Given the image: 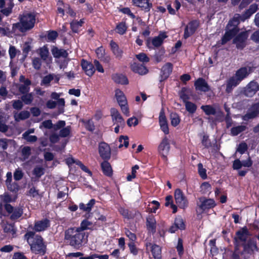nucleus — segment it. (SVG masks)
I'll return each mask as SVG.
<instances>
[{"instance_id": "6", "label": "nucleus", "mask_w": 259, "mask_h": 259, "mask_svg": "<svg viewBox=\"0 0 259 259\" xmlns=\"http://www.w3.org/2000/svg\"><path fill=\"white\" fill-rule=\"evenodd\" d=\"M201 109L207 115H215V118L213 120L212 118H209V121L212 120V122L215 121H222L223 119V114L221 111H217L216 109L211 105H202Z\"/></svg>"}, {"instance_id": "38", "label": "nucleus", "mask_w": 259, "mask_h": 259, "mask_svg": "<svg viewBox=\"0 0 259 259\" xmlns=\"http://www.w3.org/2000/svg\"><path fill=\"white\" fill-rule=\"evenodd\" d=\"M55 78L56 79V81H58L59 78H58L55 75L49 74L43 78L41 84L48 85L50 82L52 81Z\"/></svg>"}, {"instance_id": "59", "label": "nucleus", "mask_w": 259, "mask_h": 259, "mask_svg": "<svg viewBox=\"0 0 259 259\" xmlns=\"http://www.w3.org/2000/svg\"><path fill=\"white\" fill-rule=\"evenodd\" d=\"M23 138L26 140L28 142H35L37 138L35 136H31L30 135H27L26 134H23L22 135Z\"/></svg>"}, {"instance_id": "3", "label": "nucleus", "mask_w": 259, "mask_h": 259, "mask_svg": "<svg viewBox=\"0 0 259 259\" xmlns=\"http://www.w3.org/2000/svg\"><path fill=\"white\" fill-rule=\"evenodd\" d=\"M65 239L69 244L79 248L86 242L85 234L80 228H70L65 232Z\"/></svg>"}, {"instance_id": "26", "label": "nucleus", "mask_w": 259, "mask_h": 259, "mask_svg": "<svg viewBox=\"0 0 259 259\" xmlns=\"http://www.w3.org/2000/svg\"><path fill=\"white\" fill-rule=\"evenodd\" d=\"M167 37L165 33H161L158 36L152 39L151 44L154 47H159L163 41V40Z\"/></svg>"}, {"instance_id": "4", "label": "nucleus", "mask_w": 259, "mask_h": 259, "mask_svg": "<svg viewBox=\"0 0 259 259\" xmlns=\"http://www.w3.org/2000/svg\"><path fill=\"white\" fill-rule=\"evenodd\" d=\"M28 243L31 247V250L35 253L44 254L45 252V246L42 238L38 235H35L32 231H28L25 235Z\"/></svg>"}, {"instance_id": "9", "label": "nucleus", "mask_w": 259, "mask_h": 259, "mask_svg": "<svg viewBox=\"0 0 259 259\" xmlns=\"http://www.w3.org/2000/svg\"><path fill=\"white\" fill-rule=\"evenodd\" d=\"M175 198L176 203L182 208H185L188 205V201L180 189H177L175 192Z\"/></svg>"}, {"instance_id": "32", "label": "nucleus", "mask_w": 259, "mask_h": 259, "mask_svg": "<svg viewBox=\"0 0 259 259\" xmlns=\"http://www.w3.org/2000/svg\"><path fill=\"white\" fill-rule=\"evenodd\" d=\"M39 55L42 59L50 62L51 61V57H49V52L48 49L44 46L39 49Z\"/></svg>"}, {"instance_id": "43", "label": "nucleus", "mask_w": 259, "mask_h": 259, "mask_svg": "<svg viewBox=\"0 0 259 259\" xmlns=\"http://www.w3.org/2000/svg\"><path fill=\"white\" fill-rule=\"evenodd\" d=\"M83 23V20H80L79 21H77L76 20L73 21L70 23L71 28L72 31L74 32H77L78 28L82 26Z\"/></svg>"}, {"instance_id": "11", "label": "nucleus", "mask_w": 259, "mask_h": 259, "mask_svg": "<svg viewBox=\"0 0 259 259\" xmlns=\"http://www.w3.org/2000/svg\"><path fill=\"white\" fill-rule=\"evenodd\" d=\"M111 116L114 124L119 126H124L125 122L119 111L115 108H111L110 110Z\"/></svg>"}, {"instance_id": "54", "label": "nucleus", "mask_w": 259, "mask_h": 259, "mask_svg": "<svg viewBox=\"0 0 259 259\" xmlns=\"http://www.w3.org/2000/svg\"><path fill=\"white\" fill-rule=\"evenodd\" d=\"M175 225L177 226V228L180 229H184V224L183 219L181 218H177L175 220Z\"/></svg>"}, {"instance_id": "18", "label": "nucleus", "mask_w": 259, "mask_h": 259, "mask_svg": "<svg viewBox=\"0 0 259 259\" xmlns=\"http://www.w3.org/2000/svg\"><path fill=\"white\" fill-rule=\"evenodd\" d=\"M81 65L82 69L88 76H92L94 74L95 69L93 64L87 61L82 60Z\"/></svg>"}, {"instance_id": "27", "label": "nucleus", "mask_w": 259, "mask_h": 259, "mask_svg": "<svg viewBox=\"0 0 259 259\" xmlns=\"http://www.w3.org/2000/svg\"><path fill=\"white\" fill-rule=\"evenodd\" d=\"M248 233L246 229H242L236 233V241L245 242L248 237Z\"/></svg>"}, {"instance_id": "57", "label": "nucleus", "mask_w": 259, "mask_h": 259, "mask_svg": "<svg viewBox=\"0 0 259 259\" xmlns=\"http://www.w3.org/2000/svg\"><path fill=\"white\" fill-rule=\"evenodd\" d=\"M211 189L210 185L207 182L203 183L201 186V191L203 193H206Z\"/></svg>"}, {"instance_id": "42", "label": "nucleus", "mask_w": 259, "mask_h": 259, "mask_svg": "<svg viewBox=\"0 0 259 259\" xmlns=\"http://www.w3.org/2000/svg\"><path fill=\"white\" fill-rule=\"evenodd\" d=\"M94 227L93 223L87 220H83L80 225V230L83 231L87 229H92Z\"/></svg>"}, {"instance_id": "46", "label": "nucleus", "mask_w": 259, "mask_h": 259, "mask_svg": "<svg viewBox=\"0 0 259 259\" xmlns=\"http://www.w3.org/2000/svg\"><path fill=\"white\" fill-rule=\"evenodd\" d=\"M185 107L188 112L190 113H193L195 112L197 107L195 104L191 102H186Z\"/></svg>"}, {"instance_id": "12", "label": "nucleus", "mask_w": 259, "mask_h": 259, "mask_svg": "<svg viewBox=\"0 0 259 259\" xmlns=\"http://www.w3.org/2000/svg\"><path fill=\"white\" fill-rule=\"evenodd\" d=\"M99 152L100 156L104 159L108 160L111 156V149L109 146L105 143H102L99 145Z\"/></svg>"}, {"instance_id": "19", "label": "nucleus", "mask_w": 259, "mask_h": 259, "mask_svg": "<svg viewBox=\"0 0 259 259\" xmlns=\"http://www.w3.org/2000/svg\"><path fill=\"white\" fill-rule=\"evenodd\" d=\"M196 90L206 92L210 90L206 81L202 78H198L194 83Z\"/></svg>"}, {"instance_id": "35", "label": "nucleus", "mask_w": 259, "mask_h": 259, "mask_svg": "<svg viewBox=\"0 0 259 259\" xmlns=\"http://www.w3.org/2000/svg\"><path fill=\"white\" fill-rule=\"evenodd\" d=\"M127 26L125 22H121L116 25L115 28V31L120 34H124L127 30Z\"/></svg>"}, {"instance_id": "33", "label": "nucleus", "mask_w": 259, "mask_h": 259, "mask_svg": "<svg viewBox=\"0 0 259 259\" xmlns=\"http://www.w3.org/2000/svg\"><path fill=\"white\" fill-rule=\"evenodd\" d=\"M101 167L103 173L107 176H110L112 174V170L110 163L107 161H104L101 163Z\"/></svg>"}, {"instance_id": "14", "label": "nucleus", "mask_w": 259, "mask_h": 259, "mask_svg": "<svg viewBox=\"0 0 259 259\" xmlns=\"http://www.w3.org/2000/svg\"><path fill=\"white\" fill-rule=\"evenodd\" d=\"M258 114L259 103H256L249 108L248 112L243 116V119L244 120H247L255 117Z\"/></svg>"}, {"instance_id": "60", "label": "nucleus", "mask_w": 259, "mask_h": 259, "mask_svg": "<svg viewBox=\"0 0 259 259\" xmlns=\"http://www.w3.org/2000/svg\"><path fill=\"white\" fill-rule=\"evenodd\" d=\"M65 125V122L63 120H60L57 123L53 124V130L57 131Z\"/></svg>"}, {"instance_id": "45", "label": "nucleus", "mask_w": 259, "mask_h": 259, "mask_svg": "<svg viewBox=\"0 0 259 259\" xmlns=\"http://www.w3.org/2000/svg\"><path fill=\"white\" fill-rule=\"evenodd\" d=\"M23 211L21 208H15L12 212L11 219L12 220H16L19 218L22 214Z\"/></svg>"}, {"instance_id": "49", "label": "nucleus", "mask_w": 259, "mask_h": 259, "mask_svg": "<svg viewBox=\"0 0 259 259\" xmlns=\"http://www.w3.org/2000/svg\"><path fill=\"white\" fill-rule=\"evenodd\" d=\"M53 124L51 120H47L43 121L39 126L40 129L43 127L48 129H53Z\"/></svg>"}, {"instance_id": "30", "label": "nucleus", "mask_w": 259, "mask_h": 259, "mask_svg": "<svg viewBox=\"0 0 259 259\" xmlns=\"http://www.w3.org/2000/svg\"><path fill=\"white\" fill-rule=\"evenodd\" d=\"M115 97L118 104L126 103L127 101L124 93L119 89L115 90Z\"/></svg>"}, {"instance_id": "17", "label": "nucleus", "mask_w": 259, "mask_h": 259, "mask_svg": "<svg viewBox=\"0 0 259 259\" xmlns=\"http://www.w3.org/2000/svg\"><path fill=\"white\" fill-rule=\"evenodd\" d=\"M133 5L148 12L152 7V3L149 0H132Z\"/></svg>"}, {"instance_id": "44", "label": "nucleus", "mask_w": 259, "mask_h": 259, "mask_svg": "<svg viewBox=\"0 0 259 259\" xmlns=\"http://www.w3.org/2000/svg\"><path fill=\"white\" fill-rule=\"evenodd\" d=\"M171 124L172 126H176L178 125L180 122V119L179 116L176 113H171L170 115Z\"/></svg>"}, {"instance_id": "47", "label": "nucleus", "mask_w": 259, "mask_h": 259, "mask_svg": "<svg viewBox=\"0 0 259 259\" xmlns=\"http://www.w3.org/2000/svg\"><path fill=\"white\" fill-rule=\"evenodd\" d=\"M20 54V51L12 46H11L9 49V54L11 60L13 59L17 55Z\"/></svg>"}, {"instance_id": "63", "label": "nucleus", "mask_w": 259, "mask_h": 259, "mask_svg": "<svg viewBox=\"0 0 259 259\" xmlns=\"http://www.w3.org/2000/svg\"><path fill=\"white\" fill-rule=\"evenodd\" d=\"M138 123V119L134 116L130 118L127 121V124L129 126H136Z\"/></svg>"}, {"instance_id": "16", "label": "nucleus", "mask_w": 259, "mask_h": 259, "mask_svg": "<svg viewBox=\"0 0 259 259\" xmlns=\"http://www.w3.org/2000/svg\"><path fill=\"white\" fill-rule=\"evenodd\" d=\"M258 91V84L255 81L250 82L244 89V94L247 97H252Z\"/></svg>"}, {"instance_id": "13", "label": "nucleus", "mask_w": 259, "mask_h": 259, "mask_svg": "<svg viewBox=\"0 0 259 259\" xmlns=\"http://www.w3.org/2000/svg\"><path fill=\"white\" fill-rule=\"evenodd\" d=\"M199 26V22L196 20H194L186 26L185 29L184 36L185 38H187L192 35Z\"/></svg>"}, {"instance_id": "36", "label": "nucleus", "mask_w": 259, "mask_h": 259, "mask_svg": "<svg viewBox=\"0 0 259 259\" xmlns=\"http://www.w3.org/2000/svg\"><path fill=\"white\" fill-rule=\"evenodd\" d=\"M95 203V200L94 199H91L89 203L85 205L83 203H81L79 204V208L85 211L89 212L91 210L92 207Z\"/></svg>"}, {"instance_id": "53", "label": "nucleus", "mask_w": 259, "mask_h": 259, "mask_svg": "<svg viewBox=\"0 0 259 259\" xmlns=\"http://www.w3.org/2000/svg\"><path fill=\"white\" fill-rule=\"evenodd\" d=\"M58 36V33L56 31H49L47 35V39L48 41H53Z\"/></svg>"}, {"instance_id": "20", "label": "nucleus", "mask_w": 259, "mask_h": 259, "mask_svg": "<svg viewBox=\"0 0 259 259\" xmlns=\"http://www.w3.org/2000/svg\"><path fill=\"white\" fill-rule=\"evenodd\" d=\"M252 164V161L250 157H248L246 160L241 161L239 159H236L234 161L233 168L236 169H240L241 167H249Z\"/></svg>"}, {"instance_id": "51", "label": "nucleus", "mask_w": 259, "mask_h": 259, "mask_svg": "<svg viewBox=\"0 0 259 259\" xmlns=\"http://www.w3.org/2000/svg\"><path fill=\"white\" fill-rule=\"evenodd\" d=\"M22 100L26 104H30L33 100V97L31 94H26L22 97Z\"/></svg>"}, {"instance_id": "22", "label": "nucleus", "mask_w": 259, "mask_h": 259, "mask_svg": "<svg viewBox=\"0 0 259 259\" xmlns=\"http://www.w3.org/2000/svg\"><path fill=\"white\" fill-rule=\"evenodd\" d=\"M110 46L116 58L121 59L122 56L123 51L119 47L118 45L113 40H111L110 42Z\"/></svg>"}, {"instance_id": "7", "label": "nucleus", "mask_w": 259, "mask_h": 259, "mask_svg": "<svg viewBox=\"0 0 259 259\" xmlns=\"http://www.w3.org/2000/svg\"><path fill=\"white\" fill-rule=\"evenodd\" d=\"M170 148L169 140L167 137H164L158 147V153L163 159L166 160Z\"/></svg>"}, {"instance_id": "21", "label": "nucleus", "mask_w": 259, "mask_h": 259, "mask_svg": "<svg viewBox=\"0 0 259 259\" xmlns=\"http://www.w3.org/2000/svg\"><path fill=\"white\" fill-rule=\"evenodd\" d=\"M146 248L148 250H150L154 259H156V258H161V248L160 247L157 245L152 244L151 243H148L146 244Z\"/></svg>"}, {"instance_id": "52", "label": "nucleus", "mask_w": 259, "mask_h": 259, "mask_svg": "<svg viewBox=\"0 0 259 259\" xmlns=\"http://www.w3.org/2000/svg\"><path fill=\"white\" fill-rule=\"evenodd\" d=\"M44 169L41 167L37 166L33 171V174L37 178L40 177L44 174Z\"/></svg>"}, {"instance_id": "1", "label": "nucleus", "mask_w": 259, "mask_h": 259, "mask_svg": "<svg viewBox=\"0 0 259 259\" xmlns=\"http://www.w3.org/2000/svg\"><path fill=\"white\" fill-rule=\"evenodd\" d=\"M258 9V6L256 4L251 5L249 9L241 16L236 14L231 20L226 27V32L222 39V44L224 45L230 40L239 31L237 27L240 21H244L248 18L251 15L254 13Z\"/></svg>"}, {"instance_id": "2", "label": "nucleus", "mask_w": 259, "mask_h": 259, "mask_svg": "<svg viewBox=\"0 0 259 259\" xmlns=\"http://www.w3.org/2000/svg\"><path fill=\"white\" fill-rule=\"evenodd\" d=\"M19 22L13 24L12 31L17 30L24 32L33 28L35 23V16L31 13L25 12L19 16Z\"/></svg>"}, {"instance_id": "58", "label": "nucleus", "mask_w": 259, "mask_h": 259, "mask_svg": "<svg viewBox=\"0 0 259 259\" xmlns=\"http://www.w3.org/2000/svg\"><path fill=\"white\" fill-rule=\"evenodd\" d=\"M70 130V126L65 127L60 130L59 135L62 137H66L69 135Z\"/></svg>"}, {"instance_id": "31", "label": "nucleus", "mask_w": 259, "mask_h": 259, "mask_svg": "<svg viewBox=\"0 0 259 259\" xmlns=\"http://www.w3.org/2000/svg\"><path fill=\"white\" fill-rule=\"evenodd\" d=\"M112 79L117 83H120L122 84H126L128 83V80L127 78L122 74H114L112 76Z\"/></svg>"}, {"instance_id": "55", "label": "nucleus", "mask_w": 259, "mask_h": 259, "mask_svg": "<svg viewBox=\"0 0 259 259\" xmlns=\"http://www.w3.org/2000/svg\"><path fill=\"white\" fill-rule=\"evenodd\" d=\"M119 105L120 107L122 113L126 116H130V111L127 103L121 104Z\"/></svg>"}, {"instance_id": "56", "label": "nucleus", "mask_w": 259, "mask_h": 259, "mask_svg": "<svg viewBox=\"0 0 259 259\" xmlns=\"http://www.w3.org/2000/svg\"><path fill=\"white\" fill-rule=\"evenodd\" d=\"M180 96L181 99H182L185 103L187 102L188 100L189 99L188 92L185 89H183L182 90L180 94Z\"/></svg>"}, {"instance_id": "48", "label": "nucleus", "mask_w": 259, "mask_h": 259, "mask_svg": "<svg viewBox=\"0 0 259 259\" xmlns=\"http://www.w3.org/2000/svg\"><path fill=\"white\" fill-rule=\"evenodd\" d=\"M120 144L118 146L119 148L124 146L125 148L127 147L128 145V137L126 136H121L119 139Z\"/></svg>"}, {"instance_id": "39", "label": "nucleus", "mask_w": 259, "mask_h": 259, "mask_svg": "<svg viewBox=\"0 0 259 259\" xmlns=\"http://www.w3.org/2000/svg\"><path fill=\"white\" fill-rule=\"evenodd\" d=\"M244 247L245 250H248V251L257 250L256 242L254 240H250L248 241L247 243L244 245Z\"/></svg>"}, {"instance_id": "29", "label": "nucleus", "mask_w": 259, "mask_h": 259, "mask_svg": "<svg viewBox=\"0 0 259 259\" xmlns=\"http://www.w3.org/2000/svg\"><path fill=\"white\" fill-rule=\"evenodd\" d=\"M52 53L55 58H66L68 54L67 52L63 49H59L57 48H54L52 49Z\"/></svg>"}, {"instance_id": "8", "label": "nucleus", "mask_w": 259, "mask_h": 259, "mask_svg": "<svg viewBox=\"0 0 259 259\" xmlns=\"http://www.w3.org/2000/svg\"><path fill=\"white\" fill-rule=\"evenodd\" d=\"M215 201L212 199H206L204 197H201L197 202L199 211L200 213L206 209L213 208L215 206Z\"/></svg>"}, {"instance_id": "10", "label": "nucleus", "mask_w": 259, "mask_h": 259, "mask_svg": "<svg viewBox=\"0 0 259 259\" xmlns=\"http://www.w3.org/2000/svg\"><path fill=\"white\" fill-rule=\"evenodd\" d=\"M248 36L247 32H241L234 39L233 43L238 49H242L246 45V41Z\"/></svg>"}, {"instance_id": "34", "label": "nucleus", "mask_w": 259, "mask_h": 259, "mask_svg": "<svg viewBox=\"0 0 259 259\" xmlns=\"http://www.w3.org/2000/svg\"><path fill=\"white\" fill-rule=\"evenodd\" d=\"M29 112L27 111H22L19 113L16 112L14 114V118L16 121H19L24 120L29 117Z\"/></svg>"}, {"instance_id": "37", "label": "nucleus", "mask_w": 259, "mask_h": 259, "mask_svg": "<svg viewBox=\"0 0 259 259\" xmlns=\"http://www.w3.org/2000/svg\"><path fill=\"white\" fill-rule=\"evenodd\" d=\"M246 128V126L243 125L234 126L231 130V134L233 136H237L241 132L244 131Z\"/></svg>"}, {"instance_id": "40", "label": "nucleus", "mask_w": 259, "mask_h": 259, "mask_svg": "<svg viewBox=\"0 0 259 259\" xmlns=\"http://www.w3.org/2000/svg\"><path fill=\"white\" fill-rule=\"evenodd\" d=\"M165 205L166 206L170 205V207L172 209V212L176 213L177 211V207L173 204L172 197L170 195L167 196L165 198Z\"/></svg>"}, {"instance_id": "24", "label": "nucleus", "mask_w": 259, "mask_h": 259, "mask_svg": "<svg viewBox=\"0 0 259 259\" xmlns=\"http://www.w3.org/2000/svg\"><path fill=\"white\" fill-rule=\"evenodd\" d=\"M49 226V221L47 219H45L35 222L34 229L36 232L43 231L45 230Z\"/></svg>"}, {"instance_id": "23", "label": "nucleus", "mask_w": 259, "mask_h": 259, "mask_svg": "<svg viewBox=\"0 0 259 259\" xmlns=\"http://www.w3.org/2000/svg\"><path fill=\"white\" fill-rule=\"evenodd\" d=\"M131 69L134 72L140 75H145L148 72V69L145 66L137 63H134L132 64Z\"/></svg>"}, {"instance_id": "15", "label": "nucleus", "mask_w": 259, "mask_h": 259, "mask_svg": "<svg viewBox=\"0 0 259 259\" xmlns=\"http://www.w3.org/2000/svg\"><path fill=\"white\" fill-rule=\"evenodd\" d=\"M172 65L170 63H166L164 65L161 70L160 81L167 79L171 74L172 70Z\"/></svg>"}, {"instance_id": "50", "label": "nucleus", "mask_w": 259, "mask_h": 259, "mask_svg": "<svg viewBox=\"0 0 259 259\" xmlns=\"http://www.w3.org/2000/svg\"><path fill=\"white\" fill-rule=\"evenodd\" d=\"M198 172L201 177L205 179L207 177L206 169L203 167L202 163H200L198 164Z\"/></svg>"}, {"instance_id": "61", "label": "nucleus", "mask_w": 259, "mask_h": 259, "mask_svg": "<svg viewBox=\"0 0 259 259\" xmlns=\"http://www.w3.org/2000/svg\"><path fill=\"white\" fill-rule=\"evenodd\" d=\"M137 58L141 62L143 63L148 62L149 61V59L144 53H140L136 55Z\"/></svg>"}, {"instance_id": "62", "label": "nucleus", "mask_w": 259, "mask_h": 259, "mask_svg": "<svg viewBox=\"0 0 259 259\" xmlns=\"http://www.w3.org/2000/svg\"><path fill=\"white\" fill-rule=\"evenodd\" d=\"M12 102L13 103V107L15 109L20 110L23 107V103L20 100H13Z\"/></svg>"}, {"instance_id": "5", "label": "nucleus", "mask_w": 259, "mask_h": 259, "mask_svg": "<svg viewBox=\"0 0 259 259\" xmlns=\"http://www.w3.org/2000/svg\"><path fill=\"white\" fill-rule=\"evenodd\" d=\"M252 69L250 67H242L236 73L235 76H233L227 81L226 92L230 93L232 89L237 85L240 82L245 78L251 71Z\"/></svg>"}, {"instance_id": "25", "label": "nucleus", "mask_w": 259, "mask_h": 259, "mask_svg": "<svg viewBox=\"0 0 259 259\" xmlns=\"http://www.w3.org/2000/svg\"><path fill=\"white\" fill-rule=\"evenodd\" d=\"M159 122L161 130L165 134H168L169 133V129L167 120L165 115L162 112H160V113Z\"/></svg>"}, {"instance_id": "41", "label": "nucleus", "mask_w": 259, "mask_h": 259, "mask_svg": "<svg viewBox=\"0 0 259 259\" xmlns=\"http://www.w3.org/2000/svg\"><path fill=\"white\" fill-rule=\"evenodd\" d=\"M30 83L31 82L30 80L25 81V83L19 85V91L22 94L28 92L29 91V85Z\"/></svg>"}, {"instance_id": "28", "label": "nucleus", "mask_w": 259, "mask_h": 259, "mask_svg": "<svg viewBox=\"0 0 259 259\" xmlns=\"http://www.w3.org/2000/svg\"><path fill=\"white\" fill-rule=\"evenodd\" d=\"M147 227L149 231L154 233L156 230V220L152 216H149L147 218Z\"/></svg>"}, {"instance_id": "64", "label": "nucleus", "mask_w": 259, "mask_h": 259, "mask_svg": "<svg viewBox=\"0 0 259 259\" xmlns=\"http://www.w3.org/2000/svg\"><path fill=\"white\" fill-rule=\"evenodd\" d=\"M32 64H33V67L35 69H36L37 70L39 69L41 66V61H40V59L38 58H35L33 59V61H32Z\"/></svg>"}]
</instances>
